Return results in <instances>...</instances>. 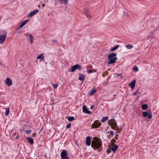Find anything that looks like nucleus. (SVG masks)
<instances>
[{
  "label": "nucleus",
  "instance_id": "nucleus-1",
  "mask_svg": "<svg viewBox=\"0 0 159 159\" xmlns=\"http://www.w3.org/2000/svg\"><path fill=\"white\" fill-rule=\"evenodd\" d=\"M91 140L92 137H91L87 136L86 139V144L88 146H89L91 142V146L94 150L98 149L102 146V142L98 139H96L94 141L93 140L92 142Z\"/></svg>",
  "mask_w": 159,
  "mask_h": 159
},
{
  "label": "nucleus",
  "instance_id": "nucleus-2",
  "mask_svg": "<svg viewBox=\"0 0 159 159\" xmlns=\"http://www.w3.org/2000/svg\"><path fill=\"white\" fill-rule=\"evenodd\" d=\"M61 159H69L67 151L66 150H63L61 153Z\"/></svg>",
  "mask_w": 159,
  "mask_h": 159
},
{
  "label": "nucleus",
  "instance_id": "nucleus-3",
  "mask_svg": "<svg viewBox=\"0 0 159 159\" xmlns=\"http://www.w3.org/2000/svg\"><path fill=\"white\" fill-rule=\"evenodd\" d=\"M109 124L111 125L112 129H117V125L116 122L113 120H111L109 121Z\"/></svg>",
  "mask_w": 159,
  "mask_h": 159
},
{
  "label": "nucleus",
  "instance_id": "nucleus-4",
  "mask_svg": "<svg viewBox=\"0 0 159 159\" xmlns=\"http://www.w3.org/2000/svg\"><path fill=\"white\" fill-rule=\"evenodd\" d=\"M101 123L97 120L95 121L91 125V127L93 128H98L101 125Z\"/></svg>",
  "mask_w": 159,
  "mask_h": 159
},
{
  "label": "nucleus",
  "instance_id": "nucleus-5",
  "mask_svg": "<svg viewBox=\"0 0 159 159\" xmlns=\"http://www.w3.org/2000/svg\"><path fill=\"white\" fill-rule=\"evenodd\" d=\"M81 69V66L79 64H76L72 67L70 71L71 72H74L76 69Z\"/></svg>",
  "mask_w": 159,
  "mask_h": 159
},
{
  "label": "nucleus",
  "instance_id": "nucleus-6",
  "mask_svg": "<svg viewBox=\"0 0 159 159\" xmlns=\"http://www.w3.org/2000/svg\"><path fill=\"white\" fill-rule=\"evenodd\" d=\"M39 11L38 9L34 10L31 11L30 13H29L28 15L27 16L28 18H30L33 16L34 15L37 13L39 12Z\"/></svg>",
  "mask_w": 159,
  "mask_h": 159
},
{
  "label": "nucleus",
  "instance_id": "nucleus-7",
  "mask_svg": "<svg viewBox=\"0 0 159 159\" xmlns=\"http://www.w3.org/2000/svg\"><path fill=\"white\" fill-rule=\"evenodd\" d=\"M117 59V57H115L114 58L108 59V61L107 62V64H112L115 63L116 60Z\"/></svg>",
  "mask_w": 159,
  "mask_h": 159
},
{
  "label": "nucleus",
  "instance_id": "nucleus-8",
  "mask_svg": "<svg viewBox=\"0 0 159 159\" xmlns=\"http://www.w3.org/2000/svg\"><path fill=\"white\" fill-rule=\"evenodd\" d=\"M6 84L9 86H10L12 84V82L11 79L8 77H7L5 80Z\"/></svg>",
  "mask_w": 159,
  "mask_h": 159
},
{
  "label": "nucleus",
  "instance_id": "nucleus-9",
  "mask_svg": "<svg viewBox=\"0 0 159 159\" xmlns=\"http://www.w3.org/2000/svg\"><path fill=\"white\" fill-rule=\"evenodd\" d=\"M6 37L7 36L6 35H0V44L3 43Z\"/></svg>",
  "mask_w": 159,
  "mask_h": 159
},
{
  "label": "nucleus",
  "instance_id": "nucleus-10",
  "mask_svg": "<svg viewBox=\"0 0 159 159\" xmlns=\"http://www.w3.org/2000/svg\"><path fill=\"white\" fill-rule=\"evenodd\" d=\"M83 112L88 114H89L91 113V111L88 110L87 109V107L85 106H83Z\"/></svg>",
  "mask_w": 159,
  "mask_h": 159
},
{
  "label": "nucleus",
  "instance_id": "nucleus-11",
  "mask_svg": "<svg viewBox=\"0 0 159 159\" xmlns=\"http://www.w3.org/2000/svg\"><path fill=\"white\" fill-rule=\"evenodd\" d=\"M116 54L115 53H113L109 54L108 56V59L114 58V57H116Z\"/></svg>",
  "mask_w": 159,
  "mask_h": 159
},
{
  "label": "nucleus",
  "instance_id": "nucleus-12",
  "mask_svg": "<svg viewBox=\"0 0 159 159\" xmlns=\"http://www.w3.org/2000/svg\"><path fill=\"white\" fill-rule=\"evenodd\" d=\"M136 81L134 80L132 83H131L129 85V86L132 89H133L135 86Z\"/></svg>",
  "mask_w": 159,
  "mask_h": 159
},
{
  "label": "nucleus",
  "instance_id": "nucleus-13",
  "mask_svg": "<svg viewBox=\"0 0 159 159\" xmlns=\"http://www.w3.org/2000/svg\"><path fill=\"white\" fill-rule=\"evenodd\" d=\"M44 56L43 53H41L37 57V59H40L41 60H43L44 59Z\"/></svg>",
  "mask_w": 159,
  "mask_h": 159
},
{
  "label": "nucleus",
  "instance_id": "nucleus-14",
  "mask_svg": "<svg viewBox=\"0 0 159 159\" xmlns=\"http://www.w3.org/2000/svg\"><path fill=\"white\" fill-rule=\"evenodd\" d=\"M26 139L32 145L33 144L34 141L33 139L31 137H26Z\"/></svg>",
  "mask_w": 159,
  "mask_h": 159
},
{
  "label": "nucleus",
  "instance_id": "nucleus-15",
  "mask_svg": "<svg viewBox=\"0 0 159 159\" xmlns=\"http://www.w3.org/2000/svg\"><path fill=\"white\" fill-rule=\"evenodd\" d=\"M85 79V76L83 74H80L79 75V79L81 81H84Z\"/></svg>",
  "mask_w": 159,
  "mask_h": 159
},
{
  "label": "nucleus",
  "instance_id": "nucleus-16",
  "mask_svg": "<svg viewBox=\"0 0 159 159\" xmlns=\"http://www.w3.org/2000/svg\"><path fill=\"white\" fill-rule=\"evenodd\" d=\"M29 21V20L28 19L23 21L20 24L21 26H22V27L24 26Z\"/></svg>",
  "mask_w": 159,
  "mask_h": 159
},
{
  "label": "nucleus",
  "instance_id": "nucleus-17",
  "mask_svg": "<svg viewBox=\"0 0 159 159\" xmlns=\"http://www.w3.org/2000/svg\"><path fill=\"white\" fill-rule=\"evenodd\" d=\"M29 37L30 39V41L31 44H32L34 42V37L31 34L29 35Z\"/></svg>",
  "mask_w": 159,
  "mask_h": 159
},
{
  "label": "nucleus",
  "instance_id": "nucleus-18",
  "mask_svg": "<svg viewBox=\"0 0 159 159\" xmlns=\"http://www.w3.org/2000/svg\"><path fill=\"white\" fill-rule=\"evenodd\" d=\"M148 108V105L147 104H143L142 106V108L143 110H145Z\"/></svg>",
  "mask_w": 159,
  "mask_h": 159
},
{
  "label": "nucleus",
  "instance_id": "nucleus-19",
  "mask_svg": "<svg viewBox=\"0 0 159 159\" xmlns=\"http://www.w3.org/2000/svg\"><path fill=\"white\" fill-rule=\"evenodd\" d=\"M119 47V45H117L115 47L111 48L110 49V51L111 52H113V51L116 50Z\"/></svg>",
  "mask_w": 159,
  "mask_h": 159
},
{
  "label": "nucleus",
  "instance_id": "nucleus-20",
  "mask_svg": "<svg viewBox=\"0 0 159 159\" xmlns=\"http://www.w3.org/2000/svg\"><path fill=\"white\" fill-rule=\"evenodd\" d=\"M114 144V146L111 149L112 150V151H113V152H115L116 150L118 148V146L117 145H115Z\"/></svg>",
  "mask_w": 159,
  "mask_h": 159
},
{
  "label": "nucleus",
  "instance_id": "nucleus-21",
  "mask_svg": "<svg viewBox=\"0 0 159 159\" xmlns=\"http://www.w3.org/2000/svg\"><path fill=\"white\" fill-rule=\"evenodd\" d=\"M143 116L144 117H147L148 115V113L147 111H144L142 112Z\"/></svg>",
  "mask_w": 159,
  "mask_h": 159
},
{
  "label": "nucleus",
  "instance_id": "nucleus-22",
  "mask_svg": "<svg viewBox=\"0 0 159 159\" xmlns=\"http://www.w3.org/2000/svg\"><path fill=\"white\" fill-rule=\"evenodd\" d=\"M108 119V117L107 116L106 117H103L102 119L101 120V122H103L106 121H107Z\"/></svg>",
  "mask_w": 159,
  "mask_h": 159
},
{
  "label": "nucleus",
  "instance_id": "nucleus-23",
  "mask_svg": "<svg viewBox=\"0 0 159 159\" xmlns=\"http://www.w3.org/2000/svg\"><path fill=\"white\" fill-rule=\"evenodd\" d=\"M10 112V110L9 108H7L6 109V111L5 113V115L7 116L8 115Z\"/></svg>",
  "mask_w": 159,
  "mask_h": 159
},
{
  "label": "nucleus",
  "instance_id": "nucleus-24",
  "mask_svg": "<svg viewBox=\"0 0 159 159\" xmlns=\"http://www.w3.org/2000/svg\"><path fill=\"white\" fill-rule=\"evenodd\" d=\"M75 120L73 116L68 117V120L69 121H72Z\"/></svg>",
  "mask_w": 159,
  "mask_h": 159
},
{
  "label": "nucleus",
  "instance_id": "nucleus-25",
  "mask_svg": "<svg viewBox=\"0 0 159 159\" xmlns=\"http://www.w3.org/2000/svg\"><path fill=\"white\" fill-rule=\"evenodd\" d=\"M126 47L128 49H131L133 48V46L132 45H126Z\"/></svg>",
  "mask_w": 159,
  "mask_h": 159
},
{
  "label": "nucleus",
  "instance_id": "nucleus-26",
  "mask_svg": "<svg viewBox=\"0 0 159 159\" xmlns=\"http://www.w3.org/2000/svg\"><path fill=\"white\" fill-rule=\"evenodd\" d=\"M96 90L95 89H93L91 90L89 93V95L90 96L92 95L96 92Z\"/></svg>",
  "mask_w": 159,
  "mask_h": 159
},
{
  "label": "nucleus",
  "instance_id": "nucleus-27",
  "mask_svg": "<svg viewBox=\"0 0 159 159\" xmlns=\"http://www.w3.org/2000/svg\"><path fill=\"white\" fill-rule=\"evenodd\" d=\"M59 1H63V3L65 5H66L67 4L68 2V0H59Z\"/></svg>",
  "mask_w": 159,
  "mask_h": 159
},
{
  "label": "nucleus",
  "instance_id": "nucleus-28",
  "mask_svg": "<svg viewBox=\"0 0 159 159\" xmlns=\"http://www.w3.org/2000/svg\"><path fill=\"white\" fill-rule=\"evenodd\" d=\"M133 70L135 72H137L138 71L139 69L138 67L136 66H134L133 68Z\"/></svg>",
  "mask_w": 159,
  "mask_h": 159
},
{
  "label": "nucleus",
  "instance_id": "nucleus-29",
  "mask_svg": "<svg viewBox=\"0 0 159 159\" xmlns=\"http://www.w3.org/2000/svg\"><path fill=\"white\" fill-rule=\"evenodd\" d=\"M52 85L54 89H55L58 87V85L57 84H52Z\"/></svg>",
  "mask_w": 159,
  "mask_h": 159
},
{
  "label": "nucleus",
  "instance_id": "nucleus-30",
  "mask_svg": "<svg viewBox=\"0 0 159 159\" xmlns=\"http://www.w3.org/2000/svg\"><path fill=\"white\" fill-rule=\"evenodd\" d=\"M31 131L30 130L28 129L25 130V132L27 134H28L30 133L31 132Z\"/></svg>",
  "mask_w": 159,
  "mask_h": 159
},
{
  "label": "nucleus",
  "instance_id": "nucleus-31",
  "mask_svg": "<svg viewBox=\"0 0 159 159\" xmlns=\"http://www.w3.org/2000/svg\"><path fill=\"white\" fill-rule=\"evenodd\" d=\"M87 71L88 74H89V73H92L93 72V71L92 70H87Z\"/></svg>",
  "mask_w": 159,
  "mask_h": 159
},
{
  "label": "nucleus",
  "instance_id": "nucleus-32",
  "mask_svg": "<svg viewBox=\"0 0 159 159\" xmlns=\"http://www.w3.org/2000/svg\"><path fill=\"white\" fill-rule=\"evenodd\" d=\"M148 119H151L152 117V115L150 113V112H149V114H148Z\"/></svg>",
  "mask_w": 159,
  "mask_h": 159
},
{
  "label": "nucleus",
  "instance_id": "nucleus-33",
  "mask_svg": "<svg viewBox=\"0 0 159 159\" xmlns=\"http://www.w3.org/2000/svg\"><path fill=\"white\" fill-rule=\"evenodd\" d=\"M110 134L112 136H113L114 135V132L113 130H111L110 132Z\"/></svg>",
  "mask_w": 159,
  "mask_h": 159
},
{
  "label": "nucleus",
  "instance_id": "nucleus-34",
  "mask_svg": "<svg viewBox=\"0 0 159 159\" xmlns=\"http://www.w3.org/2000/svg\"><path fill=\"white\" fill-rule=\"evenodd\" d=\"M71 124L70 123L68 124H67L66 126V128L68 129L70 128L71 126Z\"/></svg>",
  "mask_w": 159,
  "mask_h": 159
},
{
  "label": "nucleus",
  "instance_id": "nucleus-35",
  "mask_svg": "<svg viewBox=\"0 0 159 159\" xmlns=\"http://www.w3.org/2000/svg\"><path fill=\"white\" fill-rule=\"evenodd\" d=\"M29 35H30L29 33H27L25 34V36L27 38L28 36L29 37Z\"/></svg>",
  "mask_w": 159,
  "mask_h": 159
},
{
  "label": "nucleus",
  "instance_id": "nucleus-36",
  "mask_svg": "<svg viewBox=\"0 0 159 159\" xmlns=\"http://www.w3.org/2000/svg\"><path fill=\"white\" fill-rule=\"evenodd\" d=\"M124 16H128V15L125 12H124Z\"/></svg>",
  "mask_w": 159,
  "mask_h": 159
},
{
  "label": "nucleus",
  "instance_id": "nucleus-37",
  "mask_svg": "<svg viewBox=\"0 0 159 159\" xmlns=\"http://www.w3.org/2000/svg\"><path fill=\"white\" fill-rule=\"evenodd\" d=\"M111 142L112 143H116V141L115 139H113L111 140Z\"/></svg>",
  "mask_w": 159,
  "mask_h": 159
},
{
  "label": "nucleus",
  "instance_id": "nucleus-38",
  "mask_svg": "<svg viewBox=\"0 0 159 159\" xmlns=\"http://www.w3.org/2000/svg\"><path fill=\"white\" fill-rule=\"evenodd\" d=\"M138 91H137L135 93H133V95H136V94H137V93H138ZM139 94V93H138Z\"/></svg>",
  "mask_w": 159,
  "mask_h": 159
},
{
  "label": "nucleus",
  "instance_id": "nucleus-39",
  "mask_svg": "<svg viewBox=\"0 0 159 159\" xmlns=\"http://www.w3.org/2000/svg\"><path fill=\"white\" fill-rule=\"evenodd\" d=\"M16 135V133H12V136L13 137H15Z\"/></svg>",
  "mask_w": 159,
  "mask_h": 159
},
{
  "label": "nucleus",
  "instance_id": "nucleus-40",
  "mask_svg": "<svg viewBox=\"0 0 159 159\" xmlns=\"http://www.w3.org/2000/svg\"><path fill=\"white\" fill-rule=\"evenodd\" d=\"M118 136V134H116V136L115 137V138L116 139H118V137H117Z\"/></svg>",
  "mask_w": 159,
  "mask_h": 159
},
{
  "label": "nucleus",
  "instance_id": "nucleus-41",
  "mask_svg": "<svg viewBox=\"0 0 159 159\" xmlns=\"http://www.w3.org/2000/svg\"><path fill=\"white\" fill-rule=\"evenodd\" d=\"M93 107H94L93 105L91 106L90 107V109H91V110L93 108Z\"/></svg>",
  "mask_w": 159,
  "mask_h": 159
},
{
  "label": "nucleus",
  "instance_id": "nucleus-42",
  "mask_svg": "<svg viewBox=\"0 0 159 159\" xmlns=\"http://www.w3.org/2000/svg\"><path fill=\"white\" fill-rule=\"evenodd\" d=\"M32 135H33V136L34 137V136L36 135V134L35 133H33L32 134Z\"/></svg>",
  "mask_w": 159,
  "mask_h": 159
},
{
  "label": "nucleus",
  "instance_id": "nucleus-43",
  "mask_svg": "<svg viewBox=\"0 0 159 159\" xmlns=\"http://www.w3.org/2000/svg\"><path fill=\"white\" fill-rule=\"evenodd\" d=\"M117 75L118 76H121V73H120V74H117Z\"/></svg>",
  "mask_w": 159,
  "mask_h": 159
},
{
  "label": "nucleus",
  "instance_id": "nucleus-44",
  "mask_svg": "<svg viewBox=\"0 0 159 159\" xmlns=\"http://www.w3.org/2000/svg\"><path fill=\"white\" fill-rule=\"evenodd\" d=\"M52 42H53V43L57 42V41L56 40H52Z\"/></svg>",
  "mask_w": 159,
  "mask_h": 159
},
{
  "label": "nucleus",
  "instance_id": "nucleus-45",
  "mask_svg": "<svg viewBox=\"0 0 159 159\" xmlns=\"http://www.w3.org/2000/svg\"><path fill=\"white\" fill-rule=\"evenodd\" d=\"M18 138H19V137H18V135H17V136H16V138H15L16 139H16H18Z\"/></svg>",
  "mask_w": 159,
  "mask_h": 159
},
{
  "label": "nucleus",
  "instance_id": "nucleus-46",
  "mask_svg": "<svg viewBox=\"0 0 159 159\" xmlns=\"http://www.w3.org/2000/svg\"><path fill=\"white\" fill-rule=\"evenodd\" d=\"M45 6V4H43L42 5V6L43 7H44Z\"/></svg>",
  "mask_w": 159,
  "mask_h": 159
},
{
  "label": "nucleus",
  "instance_id": "nucleus-47",
  "mask_svg": "<svg viewBox=\"0 0 159 159\" xmlns=\"http://www.w3.org/2000/svg\"><path fill=\"white\" fill-rule=\"evenodd\" d=\"M22 26H21V25H20L18 27V29H20L21 28H22Z\"/></svg>",
  "mask_w": 159,
  "mask_h": 159
},
{
  "label": "nucleus",
  "instance_id": "nucleus-48",
  "mask_svg": "<svg viewBox=\"0 0 159 159\" xmlns=\"http://www.w3.org/2000/svg\"><path fill=\"white\" fill-rule=\"evenodd\" d=\"M101 151V150H100V149H99L98 150V151L99 152L100 151Z\"/></svg>",
  "mask_w": 159,
  "mask_h": 159
},
{
  "label": "nucleus",
  "instance_id": "nucleus-49",
  "mask_svg": "<svg viewBox=\"0 0 159 159\" xmlns=\"http://www.w3.org/2000/svg\"><path fill=\"white\" fill-rule=\"evenodd\" d=\"M38 7H40V5H39L38 6Z\"/></svg>",
  "mask_w": 159,
  "mask_h": 159
},
{
  "label": "nucleus",
  "instance_id": "nucleus-50",
  "mask_svg": "<svg viewBox=\"0 0 159 159\" xmlns=\"http://www.w3.org/2000/svg\"><path fill=\"white\" fill-rule=\"evenodd\" d=\"M42 130V129H41V130H40V132H39V133H40V132Z\"/></svg>",
  "mask_w": 159,
  "mask_h": 159
},
{
  "label": "nucleus",
  "instance_id": "nucleus-51",
  "mask_svg": "<svg viewBox=\"0 0 159 159\" xmlns=\"http://www.w3.org/2000/svg\"><path fill=\"white\" fill-rule=\"evenodd\" d=\"M116 95H114V97H116Z\"/></svg>",
  "mask_w": 159,
  "mask_h": 159
},
{
  "label": "nucleus",
  "instance_id": "nucleus-52",
  "mask_svg": "<svg viewBox=\"0 0 159 159\" xmlns=\"http://www.w3.org/2000/svg\"><path fill=\"white\" fill-rule=\"evenodd\" d=\"M87 17L88 18H89V17H88V16H87Z\"/></svg>",
  "mask_w": 159,
  "mask_h": 159
}]
</instances>
